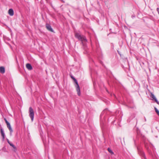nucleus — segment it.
<instances>
[{
  "mask_svg": "<svg viewBox=\"0 0 159 159\" xmlns=\"http://www.w3.org/2000/svg\"><path fill=\"white\" fill-rule=\"evenodd\" d=\"M26 67L29 70H31L33 69V67L30 64L27 63L26 64Z\"/></svg>",
  "mask_w": 159,
  "mask_h": 159,
  "instance_id": "nucleus-9",
  "label": "nucleus"
},
{
  "mask_svg": "<svg viewBox=\"0 0 159 159\" xmlns=\"http://www.w3.org/2000/svg\"><path fill=\"white\" fill-rule=\"evenodd\" d=\"M10 8L8 10V13L10 15Z\"/></svg>",
  "mask_w": 159,
  "mask_h": 159,
  "instance_id": "nucleus-21",
  "label": "nucleus"
},
{
  "mask_svg": "<svg viewBox=\"0 0 159 159\" xmlns=\"http://www.w3.org/2000/svg\"><path fill=\"white\" fill-rule=\"evenodd\" d=\"M46 27L47 29L49 31L51 32H53V30L51 27L50 25L48 24H46Z\"/></svg>",
  "mask_w": 159,
  "mask_h": 159,
  "instance_id": "nucleus-6",
  "label": "nucleus"
},
{
  "mask_svg": "<svg viewBox=\"0 0 159 159\" xmlns=\"http://www.w3.org/2000/svg\"><path fill=\"white\" fill-rule=\"evenodd\" d=\"M109 113L110 112L107 109H105L102 111L100 116V120L101 122H103V120H105L106 116L108 115Z\"/></svg>",
  "mask_w": 159,
  "mask_h": 159,
  "instance_id": "nucleus-1",
  "label": "nucleus"
},
{
  "mask_svg": "<svg viewBox=\"0 0 159 159\" xmlns=\"http://www.w3.org/2000/svg\"><path fill=\"white\" fill-rule=\"evenodd\" d=\"M7 140L8 143L10 145V141H9V140L8 139H7Z\"/></svg>",
  "mask_w": 159,
  "mask_h": 159,
  "instance_id": "nucleus-20",
  "label": "nucleus"
},
{
  "mask_svg": "<svg viewBox=\"0 0 159 159\" xmlns=\"http://www.w3.org/2000/svg\"><path fill=\"white\" fill-rule=\"evenodd\" d=\"M4 120H5L6 123L7 124V127L10 130V124L7 121L6 118H4Z\"/></svg>",
  "mask_w": 159,
  "mask_h": 159,
  "instance_id": "nucleus-12",
  "label": "nucleus"
},
{
  "mask_svg": "<svg viewBox=\"0 0 159 159\" xmlns=\"http://www.w3.org/2000/svg\"><path fill=\"white\" fill-rule=\"evenodd\" d=\"M29 116L31 118L32 121H33L34 118V112L32 108L30 107L29 108Z\"/></svg>",
  "mask_w": 159,
  "mask_h": 159,
  "instance_id": "nucleus-3",
  "label": "nucleus"
},
{
  "mask_svg": "<svg viewBox=\"0 0 159 159\" xmlns=\"http://www.w3.org/2000/svg\"><path fill=\"white\" fill-rule=\"evenodd\" d=\"M0 132L2 136V140H4L5 139V134L4 133V131L1 127H0Z\"/></svg>",
  "mask_w": 159,
  "mask_h": 159,
  "instance_id": "nucleus-8",
  "label": "nucleus"
},
{
  "mask_svg": "<svg viewBox=\"0 0 159 159\" xmlns=\"http://www.w3.org/2000/svg\"><path fill=\"white\" fill-rule=\"evenodd\" d=\"M10 129H11V132H12V129H11V127Z\"/></svg>",
  "mask_w": 159,
  "mask_h": 159,
  "instance_id": "nucleus-22",
  "label": "nucleus"
},
{
  "mask_svg": "<svg viewBox=\"0 0 159 159\" xmlns=\"http://www.w3.org/2000/svg\"><path fill=\"white\" fill-rule=\"evenodd\" d=\"M14 15V11L11 8V16H12Z\"/></svg>",
  "mask_w": 159,
  "mask_h": 159,
  "instance_id": "nucleus-17",
  "label": "nucleus"
},
{
  "mask_svg": "<svg viewBox=\"0 0 159 159\" xmlns=\"http://www.w3.org/2000/svg\"><path fill=\"white\" fill-rule=\"evenodd\" d=\"M9 39L7 37L4 36V40L5 43H6L7 44H8V45H10L9 44Z\"/></svg>",
  "mask_w": 159,
  "mask_h": 159,
  "instance_id": "nucleus-10",
  "label": "nucleus"
},
{
  "mask_svg": "<svg viewBox=\"0 0 159 159\" xmlns=\"http://www.w3.org/2000/svg\"><path fill=\"white\" fill-rule=\"evenodd\" d=\"M108 151L111 153V154H114L113 152H112V150L110 148H108L107 149Z\"/></svg>",
  "mask_w": 159,
  "mask_h": 159,
  "instance_id": "nucleus-16",
  "label": "nucleus"
},
{
  "mask_svg": "<svg viewBox=\"0 0 159 159\" xmlns=\"http://www.w3.org/2000/svg\"><path fill=\"white\" fill-rule=\"evenodd\" d=\"M151 98H152V101H154L156 102L158 104H159V102L158 101L157 99L154 96V94L152 93H151L150 95Z\"/></svg>",
  "mask_w": 159,
  "mask_h": 159,
  "instance_id": "nucleus-5",
  "label": "nucleus"
},
{
  "mask_svg": "<svg viewBox=\"0 0 159 159\" xmlns=\"http://www.w3.org/2000/svg\"><path fill=\"white\" fill-rule=\"evenodd\" d=\"M81 42L84 45V43H83V42H87V40L86 39V38L83 35L82 36V40H80Z\"/></svg>",
  "mask_w": 159,
  "mask_h": 159,
  "instance_id": "nucleus-11",
  "label": "nucleus"
},
{
  "mask_svg": "<svg viewBox=\"0 0 159 159\" xmlns=\"http://www.w3.org/2000/svg\"><path fill=\"white\" fill-rule=\"evenodd\" d=\"M71 78L74 80L75 84V87L76 88V91L77 92V94L78 95L80 96V86L78 84L77 81L76 79L73 76H71Z\"/></svg>",
  "mask_w": 159,
  "mask_h": 159,
  "instance_id": "nucleus-2",
  "label": "nucleus"
},
{
  "mask_svg": "<svg viewBox=\"0 0 159 159\" xmlns=\"http://www.w3.org/2000/svg\"><path fill=\"white\" fill-rule=\"evenodd\" d=\"M137 149L139 154L144 159H147L145 155V153L143 151L142 149L139 147L137 148Z\"/></svg>",
  "mask_w": 159,
  "mask_h": 159,
  "instance_id": "nucleus-4",
  "label": "nucleus"
},
{
  "mask_svg": "<svg viewBox=\"0 0 159 159\" xmlns=\"http://www.w3.org/2000/svg\"><path fill=\"white\" fill-rule=\"evenodd\" d=\"M135 115L134 114H133V115H132L130 117V118L133 119L135 117Z\"/></svg>",
  "mask_w": 159,
  "mask_h": 159,
  "instance_id": "nucleus-18",
  "label": "nucleus"
},
{
  "mask_svg": "<svg viewBox=\"0 0 159 159\" xmlns=\"http://www.w3.org/2000/svg\"><path fill=\"white\" fill-rule=\"evenodd\" d=\"M5 68L3 66H1L0 67V72L2 74H3L5 73Z\"/></svg>",
  "mask_w": 159,
  "mask_h": 159,
  "instance_id": "nucleus-13",
  "label": "nucleus"
},
{
  "mask_svg": "<svg viewBox=\"0 0 159 159\" xmlns=\"http://www.w3.org/2000/svg\"><path fill=\"white\" fill-rule=\"evenodd\" d=\"M11 146L12 148H13V149H12V150H13L14 152H16V147L12 143H11Z\"/></svg>",
  "mask_w": 159,
  "mask_h": 159,
  "instance_id": "nucleus-14",
  "label": "nucleus"
},
{
  "mask_svg": "<svg viewBox=\"0 0 159 159\" xmlns=\"http://www.w3.org/2000/svg\"><path fill=\"white\" fill-rule=\"evenodd\" d=\"M3 150H4V148H3Z\"/></svg>",
  "mask_w": 159,
  "mask_h": 159,
  "instance_id": "nucleus-23",
  "label": "nucleus"
},
{
  "mask_svg": "<svg viewBox=\"0 0 159 159\" xmlns=\"http://www.w3.org/2000/svg\"><path fill=\"white\" fill-rule=\"evenodd\" d=\"M154 109H155V112L158 115V116H159V110L156 107H154Z\"/></svg>",
  "mask_w": 159,
  "mask_h": 159,
  "instance_id": "nucleus-15",
  "label": "nucleus"
},
{
  "mask_svg": "<svg viewBox=\"0 0 159 159\" xmlns=\"http://www.w3.org/2000/svg\"><path fill=\"white\" fill-rule=\"evenodd\" d=\"M157 11L158 12V14L159 15V8H157Z\"/></svg>",
  "mask_w": 159,
  "mask_h": 159,
  "instance_id": "nucleus-19",
  "label": "nucleus"
},
{
  "mask_svg": "<svg viewBox=\"0 0 159 159\" xmlns=\"http://www.w3.org/2000/svg\"><path fill=\"white\" fill-rule=\"evenodd\" d=\"M83 35H81L78 33H76L75 34V37L77 38L79 40H81Z\"/></svg>",
  "mask_w": 159,
  "mask_h": 159,
  "instance_id": "nucleus-7",
  "label": "nucleus"
}]
</instances>
